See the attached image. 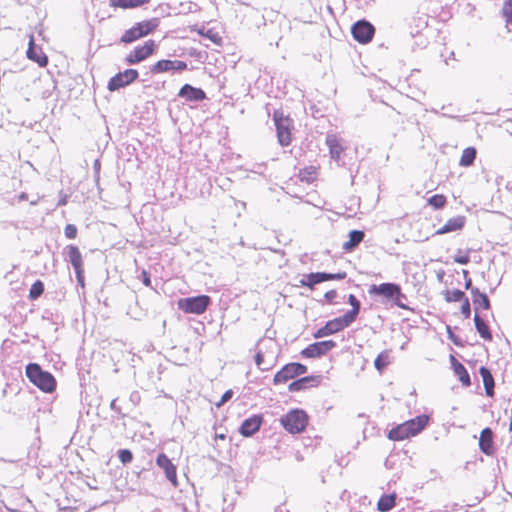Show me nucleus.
Here are the masks:
<instances>
[{
  "mask_svg": "<svg viewBox=\"0 0 512 512\" xmlns=\"http://www.w3.org/2000/svg\"><path fill=\"white\" fill-rule=\"evenodd\" d=\"M26 376L35 386L44 392L50 393L55 390L56 380L54 376L42 370L41 366L37 363H30L26 366Z\"/></svg>",
  "mask_w": 512,
  "mask_h": 512,
  "instance_id": "obj_2",
  "label": "nucleus"
},
{
  "mask_svg": "<svg viewBox=\"0 0 512 512\" xmlns=\"http://www.w3.org/2000/svg\"><path fill=\"white\" fill-rule=\"evenodd\" d=\"M454 261L456 263H459V264H462V265H466V264L469 263L470 259H469L468 255H456L454 257Z\"/></svg>",
  "mask_w": 512,
  "mask_h": 512,
  "instance_id": "obj_45",
  "label": "nucleus"
},
{
  "mask_svg": "<svg viewBox=\"0 0 512 512\" xmlns=\"http://www.w3.org/2000/svg\"><path fill=\"white\" fill-rule=\"evenodd\" d=\"M472 287V280L470 278H467L465 280V289L470 290Z\"/></svg>",
  "mask_w": 512,
  "mask_h": 512,
  "instance_id": "obj_51",
  "label": "nucleus"
},
{
  "mask_svg": "<svg viewBox=\"0 0 512 512\" xmlns=\"http://www.w3.org/2000/svg\"><path fill=\"white\" fill-rule=\"evenodd\" d=\"M110 408H111L112 410H114V411H117V412L119 411V409H118V408H117V406H116V399H113V400L111 401V403H110Z\"/></svg>",
  "mask_w": 512,
  "mask_h": 512,
  "instance_id": "obj_52",
  "label": "nucleus"
},
{
  "mask_svg": "<svg viewBox=\"0 0 512 512\" xmlns=\"http://www.w3.org/2000/svg\"><path fill=\"white\" fill-rule=\"evenodd\" d=\"M307 367L301 363H289L286 364L280 371L274 376V384L285 383L290 379H293L299 375L305 374Z\"/></svg>",
  "mask_w": 512,
  "mask_h": 512,
  "instance_id": "obj_9",
  "label": "nucleus"
},
{
  "mask_svg": "<svg viewBox=\"0 0 512 512\" xmlns=\"http://www.w3.org/2000/svg\"><path fill=\"white\" fill-rule=\"evenodd\" d=\"M132 458L133 456L130 450L122 449L119 451V459L123 464L131 462Z\"/></svg>",
  "mask_w": 512,
  "mask_h": 512,
  "instance_id": "obj_41",
  "label": "nucleus"
},
{
  "mask_svg": "<svg viewBox=\"0 0 512 512\" xmlns=\"http://www.w3.org/2000/svg\"><path fill=\"white\" fill-rule=\"evenodd\" d=\"M275 122L278 141L281 146H288L291 143L290 123L288 117H284L282 113L275 111L273 115Z\"/></svg>",
  "mask_w": 512,
  "mask_h": 512,
  "instance_id": "obj_8",
  "label": "nucleus"
},
{
  "mask_svg": "<svg viewBox=\"0 0 512 512\" xmlns=\"http://www.w3.org/2000/svg\"><path fill=\"white\" fill-rule=\"evenodd\" d=\"M262 420L261 415H253L245 419L240 426L239 432L245 437L252 436L260 429Z\"/></svg>",
  "mask_w": 512,
  "mask_h": 512,
  "instance_id": "obj_17",
  "label": "nucleus"
},
{
  "mask_svg": "<svg viewBox=\"0 0 512 512\" xmlns=\"http://www.w3.org/2000/svg\"><path fill=\"white\" fill-rule=\"evenodd\" d=\"M451 359H452V365L454 368V372L458 376L459 381L464 386H470V384H471L470 376H469V373H468L467 369L465 368V366L463 364H461L460 362H458L453 356H451Z\"/></svg>",
  "mask_w": 512,
  "mask_h": 512,
  "instance_id": "obj_24",
  "label": "nucleus"
},
{
  "mask_svg": "<svg viewBox=\"0 0 512 512\" xmlns=\"http://www.w3.org/2000/svg\"><path fill=\"white\" fill-rule=\"evenodd\" d=\"M187 69V63L180 60H159L151 67L153 74H159L169 71H183Z\"/></svg>",
  "mask_w": 512,
  "mask_h": 512,
  "instance_id": "obj_15",
  "label": "nucleus"
},
{
  "mask_svg": "<svg viewBox=\"0 0 512 512\" xmlns=\"http://www.w3.org/2000/svg\"><path fill=\"white\" fill-rule=\"evenodd\" d=\"M327 144L330 149V154L333 159H338L342 152V147L338 144L337 140L334 137L327 138Z\"/></svg>",
  "mask_w": 512,
  "mask_h": 512,
  "instance_id": "obj_32",
  "label": "nucleus"
},
{
  "mask_svg": "<svg viewBox=\"0 0 512 512\" xmlns=\"http://www.w3.org/2000/svg\"><path fill=\"white\" fill-rule=\"evenodd\" d=\"M502 12L506 21L512 24V0H508L504 3Z\"/></svg>",
  "mask_w": 512,
  "mask_h": 512,
  "instance_id": "obj_40",
  "label": "nucleus"
},
{
  "mask_svg": "<svg viewBox=\"0 0 512 512\" xmlns=\"http://www.w3.org/2000/svg\"><path fill=\"white\" fill-rule=\"evenodd\" d=\"M156 44L153 40H148L142 46H137L125 58L129 65L140 63L153 54Z\"/></svg>",
  "mask_w": 512,
  "mask_h": 512,
  "instance_id": "obj_11",
  "label": "nucleus"
},
{
  "mask_svg": "<svg viewBox=\"0 0 512 512\" xmlns=\"http://www.w3.org/2000/svg\"><path fill=\"white\" fill-rule=\"evenodd\" d=\"M428 204L435 209L443 208L446 204V197L442 194H436L428 199Z\"/></svg>",
  "mask_w": 512,
  "mask_h": 512,
  "instance_id": "obj_36",
  "label": "nucleus"
},
{
  "mask_svg": "<svg viewBox=\"0 0 512 512\" xmlns=\"http://www.w3.org/2000/svg\"><path fill=\"white\" fill-rule=\"evenodd\" d=\"M466 218L464 216H457L449 219L446 224L436 231L437 235H442L454 231L461 230L465 225Z\"/></svg>",
  "mask_w": 512,
  "mask_h": 512,
  "instance_id": "obj_22",
  "label": "nucleus"
},
{
  "mask_svg": "<svg viewBox=\"0 0 512 512\" xmlns=\"http://www.w3.org/2000/svg\"><path fill=\"white\" fill-rule=\"evenodd\" d=\"M337 296V292L335 290H329L325 293L324 297L327 302L331 303Z\"/></svg>",
  "mask_w": 512,
  "mask_h": 512,
  "instance_id": "obj_48",
  "label": "nucleus"
},
{
  "mask_svg": "<svg viewBox=\"0 0 512 512\" xmlns=\"http://www.w3.org/2000/svg\"><path fill=\"white\" fill-rule=\"evenodd\" d=\"M26 54L30 60L38 63L41 67L46 66L48 63L47 56L42 52L41 48L35 45L33 36L30 37L29 47Z\"/></svg>",
  "mask_w": 512,
  "mask_h": 512,
  "instance_id": "obj_20",
  "label": "nucleus"
},
{
  "mask_svg": "<svg viewBox=\"0 0 512 512\" xmlns=\"http://www.w3.org/2000/svg\"><path fill=\"white\" fill-rule=\"evenodd\" d=\"M209 303V296L200 295L181 299L178 305L186 313L201 314L207 309Z\"/></svg>",
  "mask_w": 512,
  "mask_h": 512,
  "instance_id": "obj_7",
  "label": "nucleus"
},
{
  "mask_svg": "<svg viewBox=\"0 0 512 512\" xmlns=\"http://www.w3.org/2000/svg\"><path fill=\"white\" fill-rule=\"evenodd\" d=\"M139 76V73L135 69H126L123 72L117 73L108 82V90L116 91L133 83Z\"/></svg>",
  "mask_w": 512,
  "mask_h": 512,
  "instance_id": "obj_10",
  "label": "nucleus"
},
{
  "mask_svg": "<svg viewBox=\"0 0 512 512\" xmlns=\"http://www.w3.org/2000/svg\"><path fill=\"white\" fill-rule=\"evenodd\" d=\"M351 32L356 41L365 44L372 40L375 28L370 22L360 20L353 24Z\"/></svg>",
  "mask_w": 512,
  "mask_h": 512,
  "instance_id": "obj_12",
  "label": "nucleus"
},
{
  "mask_svg": "<svg viewBox=\"0 0 512 512\" xmlns=\"http://www.w3.org/2000/svg\"><path fill=\"white\" fill-rule=\"evenodd\" d=\"M461 313L466 318H468L470 316V313H471L470 303H469L468 298H466V297L463 299V303L461 305Z\"/></svg>",
  "mask_w": 512,
  "mask_h": 512,
  "instance_id": "obj_43",
  "label": "nucleus"
},
{
  "mask_svg": "<svg viewBox=\"0 0 512 512\" xmlns=\"http://www.w3.org/2000/svg\"><path fill=\"white\" fill-rule=\"evenodd\" d=\"M351 324L352 323L344 316L335 318L333 320L328 321L323 327L318 329L317 332L314 334V337L322 338L332 335L350 326Z\"/></svg>",
  "mask_w": 512,
  "mask_h": 512,
  "instance_id": "obj_13",
  "label": "nucleus"
},
{
  "mask_svg": "<svg viewBox=\"0 0 512 512\" xmlns=\"http://www.w3.org/2000/svg\"><path fill=\"white\" fill-rule=\"evenodd\" d=\"M265 350L259 349L255 355V364L262 371H268L272 369L277 362L278 357V346L272 339L267 341Z\"/></svg>",
  "mask_w": 512,
  "mask_h": 512,
  "instance_id": "obj_3",
  "label": "nucleus"
},
{
  "mask_svg": "<svg viewBox=\"0 0 512 512\" xmlns=\"http://www.w3.org/2000/svg\"><path fill=\"white\" fill-rule=\"evenodd\" d=\"M157 465L165 472L166 478L174 485L177 486L176 467L171 460L163 453L159 454L156 459Z\"/></svg>",
  "mask_w": 512,
  "mask_h": 512,
  "instance_id": "obj_16",
  "label": "nucleus"
},
{
  "mask_svg": "<svg viewBox=\"0 0 512 512\" xmlns=\"http://www.w3.org/2000/svg\"><path fill=\"white\" fill-rule=\"evenodd\" d=\"M334 347H336V343L332 340L315 342L306 347L302 351V355L308 358H316L326 354Z\"/></svg>",
  "mask_w": 512,
  "mask_h": 512,
  "instance_id": "obj_14",
  "label": "nucleus"
},
{
  "mask_svg": "<svg viewBox=\"0 0 512 512\" xmlns=\"http://www.w3.org/2000/svg\"><path fill=\"white\" fill-rule=\"evenodd\" d=\"M388 364V354L386 352L380 353L374 361L375 368L382 371Z\"/></svg>",
  "mask_w": 512,
  "mask_h": 512,
  "instance_id": "obj_38",
  "label": "nucleus"
},
{
  "mask_svg": "<svg viewBox=\"0 0 512 512\" xmlns=\"http://www.w3.org/2000/svg\"><path fill=\"white\" fill-rule=\"evenodd\" d=\"M65 236L69 239H74L77 235V228L73 224H68L64 230Z\"/></svg>",
  "mask_w": 512,
  "mask_h": 512,
  "instance_id": "obj_42",
  "label": "nucleus"
},
{
  "mask_svg": "<svg viewBox=\"0 0 512 512\" xmlns=\"http://www.w3.org/2000/svg\"><path fill=\"white\" fill-rule=\"evenodd\" d=\"M465 298V294L463 291L455 289L453 291L447 290L445 292V300L447 302H458L462 301Z\"/></svg>",
  "mask_w": 512,
  "mask_h": 512,
  "instance_id": "obj_35",
  "label": "nucleus"
},
{
  "mask_svg": "<svg viewBox=\"0 0 512 512\" xmlns=\"http://www.w3.org/2000/svg\"><path fill=\"white\" fill-rule=\"evenodd\" d=\"M484 388H485V393L487 396H489V397L494 396V386H486Z\"/></svg>",
  "mask_w": 512,
  "mask_h": 512,
  "instance_id": "obj_49",
  "label": "nucleus"
},
{
  "mask_svg": "<svg viewBox=\"0 0 512 512\" xmlns=\"http://www.w3.org/2000/svg\"><path fill=\"white\" fill-rule=\"evenodd\" d=\"M477 155V151L474 147H467L463 150L459 165L462 167H469L473 164Z\"/></svg>",
  "mask_w": 512,
  "mask_h": 512,
  "instance_id": "obj_28",
  "label": "nucleus"
},
{
  "mask_svg": "<svg viewBox=\"0 0 512 512\" xmlns=\"http://www.w3.org/2000/svg\"><path fill=\"white\" fill-rule=\"evenodd\" d=\"M364 232L361 230H352L349 232V240L344 242L342 248L345 251H352L364 239Z\"/></svg>",
  "mask_w": 512,
  "mask_h": 512,
  "instance_id": "obj_23",
  "label": "nucleus"
},
{
  "mask_svg": "<svg viewBox=\"0 0 512 512\" xmlns=\"http://www.w3.org/2000/svg\"><path fill=\"white\" fill-rule=\"evenodd\" d=\"M470 292H471V294H472V299H473V298H476L478 295H481V294H482V293L479 291V289H478V288H476V287H472V288L470 289Z\"/></svg>",
  "mask_w": 512,
  "mask_h": 512,
  "instance_id": "obj_50",
  "label": "nucleus"
},
{
  "mask_svg": "<svg viewBox=\"0 0 512 512\" xmlns=\"http://www.w3.org/2000/svg\"><path fill=\"white\" fill-rule=\"evenodd\" d=\"M472 301L475 306V310H478L480 307L486 310L490 308V301L485 293L473 298Z\"/></svg>",
  "mask_w": 512,
  "mask_h": 512,
  "instance_id": "obj_34",
  "label": "nucleus"
},
{
  "mask_svg": "<svg viewBox=\"0 0 512 512\" xmlns=\"http://www.w3.org/2000/svg\"><path fill=\"white\" fill-rule=\"evenodd\" d=\"M141 277H142V282L145 286L147 287H151V279H150V275L148 274V272L146 270H143L142 273H141Z\"/></svg>",
  "mask_w": 512,
  "mask_h": 512,
  "instance_id": "obj_47",
  "label": "nucleus"
},
{
  "mask_svg": "<svg viewBox=\"0 0 512 512\" xmlns=\"http://www.w3.org/2000/svg\"><path fill=\"white\" fill-rule=\"evenodd\" d=\"M450 339L454 342V344H457V341L453 339L452 335H450Z\"/></svg>",
  "mask_w": 512,
  "mask_h": 512,
  "instance_id": "obj_56",
  "label": "nucleus"
},
{
  "mask_svg": "<svg viewBox=\"0 0 512 512\" xmlns=\"http://www.w3.org/2000/svg\"><path fill=\"white\" fill-rule=\"evenodd\" d=\"M348 302L352 306V309L346 312L343 316L353 323L360 311V302L353 294L349 295Z\"/></svg>",
  "mask_w": 512,
  "mask_h": 512,
  "instance_id": "obj_27",
  "label": "nucleus"
},
{
  "mask_svg": "<svg viewBox=\"0 0 512 512\" xmlns=\"http://www.w3.org/2000/svg\"><path fill=\"white\" fill-rule=\"evenodd\" d=\"M463 276L465 277V279H467V276H468V271L467 270H463Z\"/></svg>",
  "mask_w": 512,
  "mask_h": 512,
  "instance_id": "obj_54",
  "label": "nucleus"
},
{
  "mask_svg": "<svg viewBox=\"0 0 512 512\" xmlns=\"http://www.w3.org/2000/svg\"><path fill=\"white\" fill-rule=\"evenodd\" d=\"M396 496L394 494L391 495H383L377 504V508L381 512L390 511L395 506Z\"/></svg>",
  "mask_w": 512,
  "mask_h": 512,
  "instance_id": "obj_29",
  "label": "nucleus"
},
{
  "mask_svg": "<svg viewBox=\"0 0 512 512\" xmlns=\"http://www.w3.org/2000/svg\"><path fill=\"white\" fill-rule=\"evenodd\" d=\"M321 273H322V276H320V277L323 279V282L328 281V280H342L346 277L345 272H339V273L321 272Z\"/></svg>",
  "mask_w": 512,
  "mask_h": 512,
  "instance_id": "obj_39",
  "label": "nucleus"
},
{
  "mask_svg": "<svg viewBox=\"0 0 512 512\" xmlns=\"http://www.w3.org/2000/svg\"><path fill=\"white\" fill-rule=\"evenodd\" d=\"M76 273L77 282L83 287L84 286V276L82 267L78 269H74Z\"/></svg>",
  "mask_w": 512,
  "mask_h": 512,
  "instance_id": "obj_46",
  "label": "nucleus"
},
{
  "mask_svg": "<svg viewBox=\"0 0 512 512\" xmlns=\"http://www.w3.org/2000/svg\"><path fill=\"white\" fill-rule=\"evenodd\" d=\"M66 255H67L68 261L72 264L74 269H78V268L82 267V265H83L82 255H81L78 247H76L74 245L67 246Z\"/></svg>",
  "mask_w": 512,
  "mask_h": 512,
  "instance_id": "obj_25",
  "label": "nucleus"
},
{
  "mask_svg": "<svg viewBox=\"0 0 512 512\" xmlns=\"http://www.w3.org/2000/svg\"><path fill=\"white\" fill-rule=\"evenodd\" d=\"M281 424L289 433H301L308 424V416L305 411L294 409L281 417Z\"/></svg>",
  "mask_w": 512,
  "mask_h": 512,
  "instance_id": "obj_4",
  "label": "nucleus"
},
{
  "mask_svg": "<svg viewBox=\"0 0 512 512\" xmlns=\"http://www.w3.org/2000/svg\"><path fill=\"white\" fill-rule=\"evenodd\" d=\"M479 374L482 377L484 387L495 386L493 376L488 368L481 366L479 369Z\"/></svg>",
  "mask_w": 512,
  "mask_h": 512,
  "instance_id": "obj_37",
  "label": "nucleus"
},
{
  "mask_svg": "<svg viewBox=\"0 0 512 512\" xmlns=\"http://www.w3.org/2000/svg\"><path fill=\"white\" fill-rule=\"evenodd\" d=\"M149 0H111V5L120 8H134L148 3Z\"/></svg>",
  "mask_w": 512,
  "mask_h": 512,
  "instance_id": "obj_31",
  "label": "nucleus"
},
{
  "mask_svg": "<svg viewBox=\"0 0 512 512\" xmlns=\"http://www.w3.org/2000/svg\"><path fill=\"white\" fill-rule=\"evenodd\" d=\"M26 198H27V195L25 193H22L20 195V200H26Z\"/></svg>",
  "mask_w": 512,
  "mask_h": 512,
  "instance_id": "obj_53",
  "label": "nucleus"
},
{
  "mask_svg": "<svg viewBox=\"0 0 512 512\" xmlns=\"http://www.w3.org/2000/svg\"><path fill=\"white\" fill-rule=\"evenodd\" d=\"M320 276H322L321 272L307 274L301 279L300 283L302 286L312 289L316 284L323 282V279Z\"/></svg>",
  "mask_w": 512,
  "mask_h": 512,
  "instance_id": "obj_30",
  "label": "nucleus"
},
{
  "mask_svg": "<svg viewBox=\"0 0 512 512\" xmlns=\"http://www.w3.org/2000/svg\"><path fill=\"white\" fill-rule=\"evenodd\" d=\"M509 431H512V419L510 420V423H509Z\"/></svg>",
  "mask_w": 512,
  "mask_h": 512,
  "instance_id": "obj_55",
  "label": "nucleus"
},
{
  "mask_svg": "<svg viewBox=\"0 0 512 512\" xmlns=\"http://www.w3.org/2000/svg\"><path fill=\"white\" fill-rule=\"evenodd\" d=\"M44 292V284L42 281L37 280L35 281L29 291V298L31 300H36L39 298Z\"/></svg>",
  "mask_w": 512,
  "mask_h": 512,
  "instance_id": "obj_33",
  "label": "nucleus"
},
{
  "mask_svg": "<svg viewBox=\"0 0 512 512\" xmlns=\"http://www.w3.org/2000/svg\"><path fill=\"white\" fill-rule=\"evenodd\" d=\"M480 450L490 456L493 454V432L490 428H484L479 438Z\"/></svg>",
  "mask_w": 512,
  "mask_h": 512,
  "instance_id": "obj_21",
  "label": "nucleus"
},
{
  "mask_svg": "<svg viewBox=\"0 0 512 512\" xmlns=\"http://www.w3.org/2000/svg\"><path fill=\"white\" fill-rule=\"evenodd\" d=\"M320 382V376H305L289 384L290 392L305 390L308 387H315Z\"/></svg>",
  "mask_w": 512,
  "mask_h": 512,
  "instance_id": "obj_19",
  "label": "nucleus"
},
{
  "mask_svg": "<svg viewBox=\"0 0 512 512\" xmlns=\"http://www.w3.org/2000/svg\"><path fill=\"white\" fill-rule=\"evenodd\" d=\"M370 294L381 295L387 299H391L394 303L402 308L406 309V305L399 303V298L406 299V296L401 292V288L395 283H382L380 285H372L369 289Z\"/></svg>",
  "mask_w": 512,
  "mask_h": 512,
  "instance_id": "obj_5",
  "label": "nucleus"
},
{
  "mask_svg": "<svg viewBox=\"0 0 512 512\" xmlns=\"http://www.w3.org/2000/svg\"><path fill=\"white\" fill-rule=\"evenodd\" d=\"M158 25L157 19H152L148 21H143L137 23L132 28L125 31V33L121 37V42L123 43H132L138 40L141 37H144L151 33Z\"/></svg>",
  "mask_w": 512,
  "mask_h": 512,
  "instance_id": "obj_6",
  "label": "nucleus"
},
{
  "mask_svg": "<svg viewBox=\"0 0 512 512\" xmlns=\"http://www.w3.org/2000/svg\"><path fill=\"white\" fill-rule=\"evenodd\" d=\"M474 323H475V328H476L477 332L479 333V335L481 336V338H483L485 340H489V341L492 340V334L490 332L488 325L478 315V313H476L474 316Z\"/></svg>",
  "mask_w": 512,
  "mask_h": 512,
  "instance_id": "obj_26",
  "label": "nucleus"
},
{
  "mask_svg": "<svg viewBox=\"0 0 512 512\" xmlns=\"http://www.w3.org/2000/svg\"><path fill=\"white\" fill-rule=\"evenodd\" d=\"M233 396V391L232 390H227L221 397L220 401L216 404L217 407H220L222 406L224 403H226L227 401H229Z\"/></svg>",
  "mask_w": 512,
  "mask_h": 512,
  "instance_id": "obj_44",
  "label": "nucleus"
},
{
  "mask_svg": "<svg viewBox=\"0 0 512 512\" xmlns=\"http://www.w3.org/2000/svg\"><path fill=\"white\" fill-rule=\"evenodd\" d=\"M178 96L186 99L187 101L198 102V101H202L203 99H205L206 94L200 88L193 87L190 84H185L180 89Z\"/></svg>",
  "mask_w": 512,
  "mask_h": 512,
  "instance_id": "obj_18",
  "label": "nucleus"
},
{
  "mask_svg": "<svg viewBox=\"0 0 512 512\" xmlns=\"http://www.w3.org/2000/svg\"><path fill=\"white\" fill-rule=\"evenodd\" d=\"M428 421L429 417L427 415L417 416L391 429L388 433V438L394 441H401L416 436L427 426Z\"/></svg>",
  "mask_w": 512,
  "mask_h": 512,
  "instance_id": "obj_1",
  "label": "nucleus"
}]
</instances>
